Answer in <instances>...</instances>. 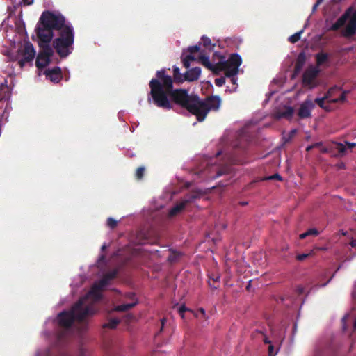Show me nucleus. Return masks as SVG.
Here are the masks:
<instances>
[{
  "mask_svg": "<svg viewBox=\"0 0 356 356\" xmlns=\"http://www.w3.org/2000/svg\"><path fill=\"white\" fill-rule=\"evenodd\" d=\"M150 92L148 102H154L158 107L170 110L172 108L170 99L185 107L191 114L196 116L199 122L203 121L209 112L218 111L221 105L218 96H211L204 100L197 96H190L184 90H174L171 76L165 74V70L156 72V78L149 82Z\"/></svg>",
  "mask_w": 356,
  "mask_h": 356,
  "instance_id": "1",
  "label": "nucleus"
},
{
  "mask_svg": "<svg viewBox=\"0 0 356 356\" xmlns=\"http://www.w3.org/2000/svg\"><path fill=\"white\" fill-rule=\"evenodd\" d=\"M55 30L59 31V36L54 40V47L60 57H67L73 50L74 33L72 25L66 23L60 13L43 12L36 27L40 47H51Z\"/></svg>",
  "mask_w": 356,
  "mask_h": 356,
  "instance_id": "2",
  "label": "nucleus"
},
{
  "mask_svg": "<svg viewBox=\"0 0 356 356\" xmlns=\"http://www.w3.org/2000/svg\"><path fill=\"white\" fill-rule=\"evenodd\" d=\"M118 274L116 269L105 274L102 278L95 282L87 294L80 298L69 312H62L57 317L56 321L64 331L58 335L60 340L63 335L68 334L74 321H84L87 318L92 316L97 312L94 304L102 298V291L109 284Z\"/></svg>",
  "mask_w": 356,
  "mask_h": 356,
  "instance_id": "3",
  "label": "nucleus"
},
{
  "mask_svg": "<svg viewBox=\"0 0 356 356\" xmlns=\"http://www.w3.org/2000/svg\"><path fill=\"white\" fill-rule=\"evenodd\" d=\"M215 56L219 57L220 60L218 63H213L209 60V55L206 50L201 49L198 45H195L189 47L182 53L181 59L186 68L190 67L191 62L198 60L204 66L215 74L225 71L226 76L231 78L233 84H236L238 81L236 76L242 63L241 56L238 54L234 53L231 54L228 60H226L225 57L220 53L216 52Z\"/></svg>",
  "mask_w": 356,
  "mask_h": 356,
  "instance_id": "4",
  "label": "nucleus"
},
{
  "mask_svg": "<svg viewBox=\"0 0 356 356\" xmlns=\"http://www.w3.org/2000/svg\"><path fill=\"white\" fill-rule=\"evenodd\" d=\"M204 191L202 190H197L192 191L190 194L187 195L180 202L177 203L169 211L170 216H175L184 211L191 202H195L197 199L200 198L204 194Z\"/></svg>",
  "mask_w": 356,
  "mask_h": 356,
  "instance_id": "5",
  "label": "nucleus"
},
{
  "mask_svg": "<svg viewBox=\"0 0 356 356\" xmlns=\"http://www.w3.org/2000/svg\"><path fill=\"white\" fill-rule=\"evenodd\" d=\"M320 72L318 67L311 66L304 72L302 76V83L305 87L313 89L319 85L317 76Z\"/></svg>",
  "mask_w": 356,
  "mask_h": 356,
  "instance_id": "6",
  "label": "nucleus"
},
{
  "mask_svg": "<svg viewBox=\"0 0 356 356\" xmlns=\"http://www.w3.org/2000/svg\"><path fill=\"white\" fill-rule=\"evenodd\" d=\"M19 54L22 57L18 61L20 67H23L28 63H32L35 56L33 45L29 42H24L19 50Z\"/></svg>",
  "mask_w": 356,
  "mask_h": 356,
  "instance_id": "7",
  "label": "nucleus"
},
{
  "mask_svg": "<svg viewBox=\"0 0 356 356\" xmlns=\"http://www.w3.org/2000/svg\"><path fill=\"white\" fill-rule=\"evenodd\" d=\"M41 51L38 54L36 58V67L39 70L46 67L51 62V57L54 55L52 47H40Z\"/></svg>",
  "mask_w": 356,
  "mask_h": 356,
  "instance_id": "8",
  "label": "nucleus"
},
{
  "mask_svg": "<svg viewBox=\"0 0 356 356\" xmlns=\"http://www.w3.org/2000/svg\"><path fill=\"white\" fill-rule=\"evenodd\" d=\"M346 91H342L339 87L331 88L325 95L327 102L330 103L343 102L346 99Z\"/></svg>",
  "mask_w": 356,
  "mask_h": 356,
  "instance_id": "9",
  "label": "nucleus"
},
{
  "mask_svg": "<svg viewBox=\"0 0 356 356\" xmlns=\"http://www.w3.org/2000/svg\"><path fill=\"white\" fill-rule=\"evenodd\" d=\"M293 114V108L286 105H278L275 107L273 111V116L277 119L282 118H289L292 117Z\"/></svg>",
  "mask_w": 356,
  "mask_h": 356,
  "instance_id": "10",
  "label": "nucleus"
},
{
  "mask_svg": "<svg viewBox=\"0 0 356 356\" xmlns=\"http://www.w3.org/2000/svg\"><path fill=\"white\" fill-rule=\"evenodd\" d=\"M314 107V104L310 99L305 100L301 104L298 111V115L300 118H305L311 115V112Z\"/></svg>",
  "mask_w": 356,
  "mask_h": 356,
  "instance_id": "11",
  "label": "nucleus"
},
{
  "mask_svg": "<svg viewBox=\"0 0 356 356\" xmlns=\"http://www.w3.org/2000/svg\"><path fill=\"white\" fill-rule=\"evenodd\" d=\"M44 74L46 75L47 79H49L53 83H58L61 79V71L59 67H55L51 70H47Z\"/></svg>",
  "mask_w": 356,
  "mask_h": 356,
  "instance_id": "12",
  "label": "nucleus"
},
{
  "mask_svg": "<svg viewBox=\"0 0 356 356\" xmlns=\"http://www.w3.org/2000/svg\"><path fill=\"white\" fill-rule=\"evenodd\" d=\"M201 74V69L200 67H193L189 69L184 74V80L193 81L199 79Z\"/></svg>",
  "mask_w": 356,
  "mask_h": 356,
  "instance_id": "13",
  "label": "nucleus"
},
{
  "mask_svg": "<svg viewBox=\"0 0 356 356\" xmlns=\"http://www.w3.org/2000/svg\"><path fill=\"white\" fill-rule=\"evenodd\" d=\"M132 301L127 304H122L114 307L113 310L116 312H124L129 310V309L134 307L138 304V300L135 298V295L134 293H129L127 295Z\"/></svg>",
  "mask_w": 356,
  "mask_h": 356,
  "instance_id": "14",
  "label": "nucleus"
},
{
  "mask_svg": "<svg viewBox=\"0 0 356 356\" xmlns=\"http://www.w3.org/2000/svg\"><path fill=\"white\" fill-rule=\"evenodd\" d=\"M349 16V11H347L345 14H343L342 16H341L334 24L332 25L330 27L331 30H337L340 27L344 25L346 23L348 17Z\"/></svg>",
  "mask_w": 356,
  "mask_h": 356,
  "instance_id": "15",
  "label": "nucleus"
},
{
  "mask_svg": "<svg viewBox=\"0 0 356 356\" xmlns=\"http://www.w3.org/2000/svg\"><path fill=\"white\" fill-rule=\"evenodd\" d=\"M356 33V23L349 21L345 29L343 31V35L345 37H350Z\"/></svg>",
  "mask_w": 356,
  "mask_h": 356,
  "instance_id": "16",
  "label": "nucleus"
},
{
  "mask_svg": "<svg viewBox=\"0 0 356 356\" xmlns=\"http://www.w3.org/2000/svg\"><path fill=\"white\" fill-rule=\"evenodd\" d=\"M354 147H356L355 143L345 142V143H338L337 150L341 154H344L347 149H351Z\"/></svg>",
  "mask_w": 356,
  "mask_h": 356,
  "instance_id": "17",
  "label": "nucleus"
},
{
  "mask_svg": "<svg viewBox=\"0 0 356 356\" xmlns=\"http://www.w3.org/2000/svg\"><path fill=\"white\" fill-rule=\"evenodd\" d=\"M328 59V54L324 52H320L316 55V67H319L323 65L324 63L327 62Z\"/></svg>",
  "mask_w": 356,
  "mask_h": 356,
  "instance_id": "18",
  "label": "nucleus"
},
{
  "mask_svg": "<svg viewBox=\"0 0 356 356\" xmlns=\"http://www.w3.org/2000/svg\"><path fill=\"white\" fill-rule=\"evenodd\" d=\"M202 41L203 46L205 47L207 51L211 52L213 50L215 47V44L211 42V40L209 38L203 35L202 37Z\"/></svg>",
  "mask_w": 356,
  "mask_h": 356,
  "instance_id": "19",
  "label": "nucleus"
},
{
  "mask_svg": "<svg viewBox=\"0 0 356 356\" xmlns=\"http://www.w3.org/2000/svg\"><path fill=\"white\" fill-rule=\"evenodd\" d=\"M306 26H307V25H305V26H304V28H303L302 30H300V31H299L296 32V33H294V34H293V35H291L289 38V40L291 43H295V42H298V40H300V38H301V35H302V33H303L304 29H305V28L306 27Z\"/></svg>",
  "mask_w": 356,
  "mask_h": 356,
  "instance_id": "20",
  "label": "nucleus"
},
{
  "mask_svg": "<svg viewBox=\"0 0 356 356\" xmlns=\"http://www.w3.org/2000/svg\"><path fill=\"white\" fill-rule=\"evenodd\" d=\"M120 323V320L118 318H112L107 323H106L104 327H108L111 329L115 328L116 326Z\"/></svg>",
  "mask_w": 356,
  "mask_h": 356,
  "instance_id": "21",
  "label": "nucleus"
},
{
  "mask_svg": "<svg viewBox=\"0 0 356 356\" xmlns=\"http://www.w3.org/2000/svg\"><path fill=\"white\" fill-rule=\"evenodd\" d=\"M327 101V98H325V95L323 97H317L315 99V102L322 108L328 111L329 108L327 106L325 105V101Z\"/></svg>",
  "mask_w": 356,
  "mask_h": 356,
  "instance_id": "22",
  "label": "nucleus"
},
{
  "mask_svg": "<svg viewBox=\"0 0 356 356\" xmlns=\"http://www.w3.org/2000/svg\"><path fill=\"white\" fill-rule=\"evenodd\" d=\"M181 257V253L177 251H172L168 257V260L170 262H175Z\"/></svg>",
  "mask_w": 356,
  "mask_h": 356,
  "instance_id": "23",
  "label": "nucleus"
},
{
  "mask_svg": "<svg viewBox=\"0 0 356 356\" xmlns=\"http://www.w3.org/2000/svg\"><path fill=\"white\" fill-rule=\"evenodd\" d=\"M297 130L296 129H291L289 133H283V139L285 142H288L293 138L296 134Z\"/></svg>",
  "mask_w": 356,
  "mask_h": 356,
  "instance_id": "24",
  "label": "nucleus"
},
{
  "mask_svg": "<svg viewBox=\"0 0 356 356\" xmlns=\"http://www.w3.org/2000/svg\"><path fill=\"white\" fill-rule=\"evenodd\" d=\"M84 280L85 277L82 275H79L76 277H75L71 284L72 289H74V287L79 286V283L83 282Z\"/></svg>",
  "mask_w": 356,
  "mask_h": 356,
  "instance_id": "25",
  "label": "nucleus"
},
{
  "mask_svg": "<svg viewBox=\"0 0 356 356\" xmlns=\"http://www.w3.org/2000/svg\"><path fill=\"white\" fill-rule=\"evenodd\" d=\"M172 70H173L175 78L179 81H183L184 79L182 78V76H184L181 74L179 68L177 66L174 65L172 67Z\"/></svg>",
  "mask_w": 356,
  "mask_h": 356,
  "instance_id": "26",
  "label": "nucleus"
},
{
  "mask_svg": "<svg viewBox=\"0 0 356 356\" xmlns=\"http://www.w3.org/2000/svg\"><path fill=\"white\" fill-rule=\"evenodd\" d=\"M117 224H118V221L115 220L114 218H108V220H107V225L111 228V229H113L114 227H115L117 226Z\"/></svg>",
  "mask_w": 356,
  "mask_h": 356,
  "instance_id": "27",
  "label": "nucleus"
},
{
  "mask_svg": "<svg viewBox=\"0 0 356 356\" xmlns=\"http://www.w3.org/2000/svg\"><path fill=\"white\" fill-rule=\"evenodd\" d=\"M272 179H277L279 181H282V178L278 173H277V174H275L271 176L266 177L263 179V180H272Z\"/></svg>",
  "mask_w": 356,
  "mask_h": 356,
  "instance_id": "28",
  "label": "nucleus"
},
{
  "mask_svg": "<svg viewBox=\"0 0 356 356\" xmlns=\"http://www.w3.org/2000/svg\"><path fill=\"white\" fill-rule=\"evenodd\" d=\"M228 172V169L226 168L225 170H217L216 174L213 176H211L210 178L211 179H216L217 177L221 176L222 175L227 173Z\"/></svg>",
  "mask_w": 356,
  "mask_h": 356,
  "instance_id": "29",
  "label": "nucleus"
},
{
  "mask_svg": "<svg viewBox=\"0 0 356 356\" xmlns=\"http://www.w3.org/2000/svg\"><path fill=\"white\" fill-rule=\"evenodd\" d=\"M225 83V77H220L215 79V84L218 86H222Z\"/></svg>",
  "mask_w": 356,
  "mask_h": 356,
  "instance_id": "30",
  "label": "nucleus"
},
{
  "mask_svg": "<svg viewBox=\"0 0 356 356\" xmlns=\"http://www.w3.org/2000/svg\"><path fill=\"white\" fill-rule=\"evenodd\" d=\"M348 11H349L350 20L356 23V9L353 11L349 9Z\"/></svg>",
  "mask_w": 356,
  "mask_h": 356,
  "instance_id": "31",
  "label": "nucleus"
},
{
  "mask_svg": "<svg viewBox=\"0 0 356 356\" xmlns=\"http://www.w3.org/2000/svg\"><path fill=\"white\" fill-rule=\"evenodd\" d=\"M144 171L145 168L143 167L138 168L136 172V177L138 179H141L143 175Z\"/></svg>",
  "mask_w": 356,
  "mask_h": 356,
  "instance_id": "32",
  "label": "nucleus"
},
{
  "mask_svg": "<svg viewBox=\"0 0 356 356\" xmlns=\"http://www.w3.org/2000/svg\"><path fill=\"white\" fill-rule=\"evenodd\" d=\"M308 236H318L319 234V232L316 228L309 229L307 231Z\"/></svg>",
  "mask_w": 356,
  "mask_h": 356,
  "instance_id": "33",
  "label": "nucleus"
},
{
  "mask_svg": "<svg viewBox=\"0 0 356 356\" xmlns=\"http://www.w3.org/2000/svg\"><path fill=\"white\" fill-rule=\"evenodd\" d=\"M278 350L274 353V346L272 344H270L268 347V356H276Z\"/></svg>",
  "mask_w": 356,
  "mask_h": 356,
  "instance_id": "34",
  "label": "nucleus"
},
{
  "mask_svg": "<svg viewBox=\"0 0 356 356\" xmlns=\"http://www.w3.org/2000/svg\"><path fill=\"white\" fill-rule=\"evenodd\" d=\"M312 254V252H311L309 254H298L297 256V259L299 260V261H302V260H304L305 259L307 258L308 257H309Z\"/></svg>",
  "mask_w": 356,
  "mask_h": 356,
  "instance_id": "35",
  "label": "nucleus"
},
{
  "mask_svg": "<svg viewBox=\"0 0 356 356\" xmlns=\"http://www.w3.org/2000/svg\"><path fill=\"white\" fill-rule=\"evenodd\" d=\"M187 310V308L184 305H181L178 308V312L181 314V317L184 318V313Z\"/></svg>",
  "mask_w": 356,
  "mask_h": 356,
  "instance_id": "36",
  "label": "nucleus"
},
{
  "mask_svg": "<svg viewBox=\"0 0 356 356\" xmlns=\"http://www.w3.org/2000/svg\"><path fill=\"white\" fill-rule=\"evenodd\" d=\"M33 3V0H22L20 2L21 4L25 5V6H30Z\"/></svg>",
  "mask_w": 356,
  "mask_h": 356,
  "instance_id": "37",
  "label": "nucleus"
},
{
  "mask_svg": "<svg viewBox=\"0 0 356 356\" xmlns=\"http://www.w3.org/2000/svg\"><path fill=\"white\" fill-rule=\"evenodd\" d=\"M334 275H335V273H334V274L332 275V277L328 280V281H327V282H325V283H324V284H321V285H319V286H318V287L320 288V287H324V286H327V284H328V283L332 280V279L334 277Z\"/></svg>",
  "mask_w": 356,
  "mask_h": 356,
  "instance_id": "38",
  "label": "nucleus"
},
{
  "mask_svg": "<svg viewBox=\"0 0 356 356\" xmlns=\"http://www.w3.org/2000/svg\"><path fill=\"white\" fill-rule=\"evenodd\" d=\"M319 6V5H317V3H314L313 7H312V13H314L316 12V10H317L318 7Z\"/></svg>",
  "mask_w": 356,
  "mask_h": 356,
  "instance_id": "39",
  "label": "nucleus"
},
{
  "mask_svg": "<svg viewBox=\"0 0 356 356\" xmlns=\"http://www.w3.org/2000/svg\"><path fill=\"white\" fill-rule=\"evenodd\" d=\"M307 236H308V234H307V232H305V233H302L300 235V238L301 239H304Z\"/></svg>",
  "mask_w": 356,
  "mask_h": 356,
  "instance_id": "40",
  "label": "nucleus"
},
{
  "mask_svg": "<svg viewBox=\"0 0 356 356\" xmlns=\"http://www.w3.org/2000/svg\"><path fill=\"white\" fill-rule=\"evenodd\" d=\"M104 259V256H101V257H99V259H98V261H97V264H98L99 266H100V265H101V264H102V261H103Z\"/></svg>",
  "mask_w": 356,
  "mask_h": 356,
  "instance_id": "41",
  "label": "nucleus"
},
{
  "mask_svg": "<svg viewBox=\"0 0 356 356\" xmlns=\"http://www.w3.org/2000/svg\"><path fill=\"white\" fill-rule=\"evenodd\" d=\"M350 245L354 248L356 246V239H352L351 242H350Z\"/></svg>",
  "mask_w": 356,
  "mask_h": 356,
  "instance_id": "42",
  "label": "nucleus"
},
{
  "mask_svg": "<svg viewBox=\"0 0 356 356\" xmlns=\"http://www.w3.org/2000/svg\"><path fill=\"white\" fill-rule=\"evenodd\" d=\"M201 314H202L203 315H205L206 314V311L204 310V309L203 308H200V310H199Z\"/></svg>",
  "mask_w": 356,
  "mask_h": 356,
  "instance_id": "43",
  "label": "nucleus"
},
{
  "mask_svg": "<svg viewBox=\"0 0 356 356\" xmlns=\"http://www.w3.org/2000/svg\"><path fill=\"white\" fill-rule=\"evenodd\" d=\"M324 0H317L316 3H317V5H321L323 2Z\"/></svg>",
  "mask_w": 356,
  "mask_h": 356,
  "instance_id": "44",
  "label": "nucleus"
},
{
  "mask_svg": "<svg viewBox=\"0 0 356 356\" xmlns=\"http://www.w3.org/2000/svg\"><path fill=\"white\" fill-rule=\"evenodd\" d=\"M298 292H299L300 293H302V291H303V288H302V287H301V286H299V287L298 288Z\"/></svg>",
  "mask_w": 356,
  "mask_h": 356,
  "instance_id": "45",
  "label": "nucleus"
},
{
  "mask_svg": "<svg viewBox=\"0 0 356 356\" xmlns=\"http://www.w3.org/2000/svg\"><path fill=\"white\" fill-rule=\"evenodd\" d=\"M313 148V146L312 145H309L306 147V150L307 151H309L311 150Z\"/></svg>",
  "mask_w": 356,
  "mask_h": 356,
  "instance_id": "46",
  "label": "nucleus"
},
{
  "mask_svg": "<svg viewBox=\"0 0 356 356\" xmlns=\"http://www.w3.org/2000/svg\"><path fill=\"white\" fill-rule=\"evenodd\" d=\"M106 247H107V246H106V243H104V244L102 245V250H105V249L106 248Z\"/></svg>",
  "mask_w": 356,
  "mask_h": 356,
  "instance_id": "47",
  "label": "nucleus"
},
{
  "mask_svg": "<svg viewBox=\"0 0 356 356\" xmlns=\"http://www.w3.org/2000/svg\"><path fill=\"white\" fill-rule=\"evenodd\" d=\"M265 343H269L270 345L271 344V341L268 339H265Z\"/></svg>",
  "mask_w": 356,
  "mask_h": 356,
  "instance_id": "48",
  "label": "nucleus"
},
{
  "mask_svg": "<svg viewBox=\"0 0 356 356\" xmlns=\"http://www.w3.org/2000/svg\"><path fill=\"white\" fill-rule=\"evenodd\" d=\"M35 356H41V355H40V351H37V352L35 353Z\"/></svg>",
  "mask_w": 356,
  "mask_h": 356,
  "instance_id": "49",
  "label": "nucleus"
},
{
  "mask_svg": "<svg viewBox=\"0 0 356 356\" xmlns=\"http://www.w3.org/2000/svg\"><path fill=\"white\" fill-rule=\"evenodd\" d=\"M51 321L54 322L55 320H51V319L49 318V319L47 320V323H49Z\"/></svg>",
  "mask_w": 356,
  "mask_h": 356,
  "instance_id": "50",
  "label": "nucleus"
},
{
  "mask_svg": "<svg viewBox=\"0 0 356 356\" xmlns=\"http://www.w3.org/2000/svg\"><path fill=\"white\" fill-rule=\"evenodd\" d=\"M165 319L163 318L161 320V323H162V325L163 326L164 325V323H165Z\"/></svg>",
  "mask_w": 356,
  "mask_h": 356,
  "instance_id": "51",
  "label": "nucleus"
},
{
  "mask_svg": "<svg viewBox=\"0 0 356 356\" xmlns=\"http://www.w3.org/2000/svg\"><path fill=\"white\" fill-rule=\"evenodd\" d=\"M319 249L321 250H327L326 248H320Z\"/></svg>",
  "mask_w": 356,
  "mask_h": 356,
  "instance_id": "52",
  "label": "nucleus"
},
{
  "mask_svg": "<svg viewBox=\"0 0 356 356\" xmlns=\"http://www.w3.org/2000/svg\"><path fill=\"white\" fill-rule=\"evenodd\" d=\"M354 327L356 328V319L354 321Z\"/></svg>",
  "mask_w": 356,
  "mask_h": 356,
  "instance_id": "53",
  "label": "nucleus"
},
{
  "mask_svg": "<svg viewBox=\"0 0 356 356\" xmlns=\"http://www.w3.org/2000/svg\"><path fill=\"white\" fill-rule=\"evenodd\" d=\"M220 154H221V152H218L216 153V155H217V156H218V155H220Z\"/></svg>",
  "mask_w": 356,
  "mask_h": 356,
  "instance_id": "54",
  "label": "nucleus"
},
{
  "mask_svg": "<svg viewBox=\"0 0 356 356\" xmlns=\"http://www.w3.org/2000/svg\"><path fill=\"white\" fill-rule=\"evenodd\" d=\"M341 233H342L343 235H346V232H342Z\"/></svg>",
  "mask_w": 356,
  "mask_h": 356,
  "instance_id": "55",
  "label": "nucleus"
},
{
  "mask_svg": "<svg viewBox=\"0 0 356 356\" xmlns=\"http://www.w3.org/2000/svg\"><path fill=\"white\" fill-rule=\"evenodd\" d=\"M345 320H346V317H343V318H342L343 322H345Z\"/></svg>",
  "mask_w": 356,
  "mask_h": 356,
  "instance_id": "56",
  "label": "nucleus"
},
{
  "mask_svg": "<svg viewBox=\"0 0 356 356\" xmlns=\"http://www.w3.org/2000/svg\"><path fill=\"white\" fill-rule=\"evenodd\" d=\"M341 266H339L337 270H339L341 268Z\"/></svg>",
  "mask_w": 356,
  "mask_h": 356,
  "instance_id": "57",
  "label": "nucleus"
},
{
  "mask_svg": "<svg viewBox=\"0 0 356 356\" xmlns=\"http://www.w3.org/2000/svg\"><path fill=\"white\" fill-rule=\"evenodd\" d=\"M44 353L47 354V350H44Z\"/></svg>",
  "mask_w": 356,
  "mask_h": 356,
  "instance_id": "58",
  "label": "nucleus"
},
{
  "mask_svg": "<svg viewBox=\"0 0 356 356\" xmlns=\"http://www.w3.org/2000/svg\"><path fill=\"white\" fill-rule=\"evenodd\" d=\"M219 280V277H217L216 280Z\"/></svg>",
  "mask_w": 356,
  "mask_h": 356,
  "instance_id": "59",
  "label": "nucleus"
}]
</instances>
